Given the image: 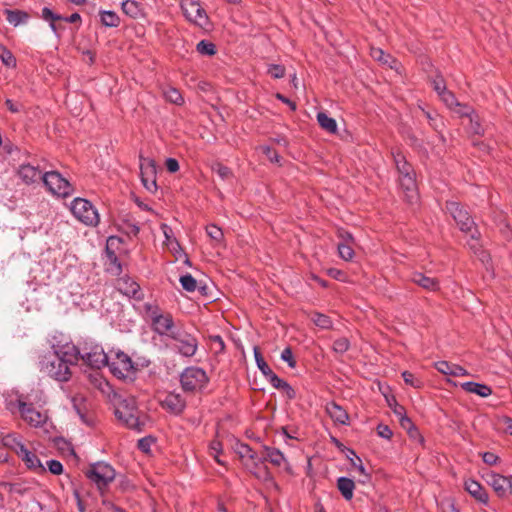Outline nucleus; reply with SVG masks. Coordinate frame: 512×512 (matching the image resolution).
I'll return each mask as SVG.
<instances>
[{"mask_svg": "<svg viewBox=\"0 0 512 512\" xmlns=\"http://www.w3.org/2000/svg\"><path fill=\"white\" fill-rule=\"evenodd\" d=\"M115 416L126 427L142 431L143 423L139 419V411L134 396H119L115 400Z\"/></svg>", "mask_w": 512, "mask_h": 512, "instance_id": "obj_1", "label": "nucleus"}, {"mask_svg": "<svg viewBox=\"0 0 512 512\" xmlns=\"http://www.w3.org/2000/svg\"><path fill=\"white\" fill-rule=\"evenodd\" d=\"M143 312L145 317L150 320L152 330L160 336H168L175 329L174 320L170 313H163L157 304L144 303Z\"/></svg>", "mask_w": 512, "mask_h": 512, "instance_id": "obj_2", "label": "nucleus"}, {"mask_svg": "<svg viewBox=\"0 0 512 512\" xmlns=\"http://www.w3.org/2000/svg\"><path fill=\"white\" fill-rule=\"evenodd\" d=\"M40 369L57 381H68L70 377L69 366L55 351L49 352L42 357L40 360Z\"/></svg>", "mask_w": 512, "mask_h": 512, "instance_id": "obj_3", "label": "nucleus"}, {"mask_svg": "<svg viewBox=\"0 0 512 512\" xmlns=\"http://www.w3.org/2000/svg\"><path fill=\"white\" fill-rule=\"evenodd\" d=\"M108 366L110 372L119 379L131 377L135 371V365L132 359L121 350H111L108 352Z\"/></svg>", "mask_w": 512, "mask_h": 512, "instance_id": "obj_4", "label": "nucleus"}, {"mask_svg": "<svg viewBox=\"0 0 512 512\" xmlns=\"http://www.w3.org/2000/svg\"><path fill=\"white\" fill-rule=\"evenodd\" d=\"M70 209L72 214L85 225L96 226L99 223L97 209L86 199L75 198Z\"/></svg>", "mask_w": 512, "mask_h": 512, "instance_id": "obj_5", "label": "nucleus"}, {"mask_svg": "<svg viewBox=\"0 0 512 512\" xmlns=\"http://www.w3.org/2000/svg\"><path fill=\"white\" fill-rule=\"evenodd\" d=\"M180 382L184 391L194 392L204 388L208 382V377L204 369L191 366L181 373Z\"/></svg>", "mask_w": 512, "mask_h": 512, "instance_id": "obj_6", "label": "nucleus"}, {"mask_svg": "<svg viewBox=\"0 0 512 512\" xmlns=\"http://www.w3.org/2000/svg\"><path fill=\"white\" fill-rule=\"evenodd\" d=\"M42 181L48 190L58 197H68L74 191L71 183L57 171L44 173Z\"/></svg>", "mask_w": 512, "mask_h": 512, "instance_id": "obj_7", "label": "nucleus"}, {"mask_svg": "<svg viewBox=\"0 0 512 512\" xmlns=\"http://www.w3.org/2000/svg\"><path fill=\"white\" fill-rule=\"evenodd\" d=\"M446 209L458 224L463 232L471 233L473 240L477 239L474 220L469 215L468 211L463 209L458 202L450 201L446 204Z\"/></svg>", "mask_w": 512, "mask_h": 512, "instance_id": "obj_8", "label": "nucleus"}, {"mask_svg": "<svg viewBox=\"0 0 512 512\" xmlns=\"http://www.w3.org/2000/svg\"><path fill=\"white\" fill-rule=\"evenodd\" d=\"M181 9L188 21L201 28L208 26L209 18L198 0H182Z\"/></svg>", "mask_w": 512, "mask_h": 512, "instance_id": "obj_9", "label": "nucleus"}, {"mask_svg": "<svg viewBox=\"0 0 512 512\" xmlns=\"http://www.w3.org/2000/svg\"><path fill=\"white\" fill-rule=\"evenodd\" d=\"M114 468L106 462H97L90 466L86 476L99 488L107 486L115 478Z\"/></svg>", "mask_w": 512, "mask_h": 512, "instance_id": "obj_10", "label": "nucleus"}, {"mask_svg": "<svg viewBox=\"0 0 512 512\" xmlns=\"http://www.w3.org/2000/svg\"><path fill=\"white\" fill-rule=\"evenodd\" d=\"M169 338L175 341V348L184 357H192L198 348V341L195 336L186 331L177 330L169 334Z\"/></svg>", "mask_w": 512, "mask_h": 512, "instance_id": "obj_11", "label": "nucleus"}, {"mask_svg": "<svg viewBox=\"0 0 512 512\" xmlns=\"http://www.w3.org/2000/svg\"><path fill=\"white\" fill-rule=\"evenodd\" d=\"M81 359L91 368L100 369L109 361L108 353L99 344H85L82 347Z\"/></svg>", "mask_w": 512, "mask_h": 512, "instance_id": "obj_12", "label": "nucleus"}, {"mask_svg": "<svg viewBox=\"0 0 512 512\" xmlns=\"http://www.w3.org/2000/svg\"><path fill=\"white\" fill-rule=\"evenodd\" d=\"M17 405L22 418L31 426L42 427L47 422V414L36 410L32 404L19 400Z\"/></svg>", "mask_w": 512, "mask_h": 512, "instance_id": "obj_13", "label": "nucleus"}, {"mask_svg": "<svg viewBox=\"0 0 512 512\" xmlns=\"http://www.w3.org/2000/svg\"><path fill=\"white\" fill-rule=\"evenodd\" d=\"M485 480L499 497L503 498L512 494V481L507 476L488 472L485 475Z\"/></svg>", "mask_w": 512, "mask_h": 512, "instance_id": "obj_14", "label": "nucleus"}, {"mask_svg": "<svg viewBox=\"0 0 512 512\" xmlns=\"http://www.w3.org/2000/svg\"><path fill=\"white\" fill-rule=\"evenodd\" d=\"M53 351L65 360V363L70 366L76 364L81 359L82 348L75 346L72 343L65 345H52Z\"/></svg>", "mask_w": 512, "mask_h": 512, "instance_id": "obj_15", "label": "nucleus"}, {"mask_svg": "<svg viewBox=\"0 0 512 512\" xmlns=\"http://www.w3.org/2000/svg\"><path fill=\"white\" fill-rule=\"evenodd\" d=\"M116 289L123 295L139 300L142 298L140 286L129 276H123L117 279L115 284Z\"/></svg>", "mask_w": 512, "mask_h": 512, "instance_id": "obj_16", "label": "nucleus"}, {"mask_svg": "<svg viewBox=\"0 0 512 512\" xmlns=\"http://www.w3.org/2000/svg\"><path fill=\"white\" fill-rule=\"evenodd\" d=\"M265 456L262 459V463L264 461H269L272 465L277 467H282L287 473H292V467L282 451L277 448L264 446Z\"/></svg>", "mask_w": 512, "mask_h": 512, "instance_id": "obj_17", "label": "nucleus"}, {"mask_svg": "<svg viewBox=\"0 0 512 512\" xmlns=\"http://www.w3.org/2000/svg\"><path fill=\"white\" fill-rule=\"evenodd\" d=\"M345 455H346L347 459L350 461L351 466L353 468H355L357 470V472L361 475L359 482L362 484L368 483L371 479V476L366 471L361 458L359 456H357L355 451L351 448H346Z\"/></svg>", "mask_w": 512, "mask_h": 512, "instance_id": "obj_18", "label": "nucleus"}, {"mask_svg": "<svg viewBox=\"0 0 512 512\" xmlns=\"http://www.w3.org/2000/svg\"><path fill=\"white\" fill-rule=\"evenodd\" d=\"M325 410L330 418L341 425H347L349 423V415L346 410L334 401L328 402L325 406Z\"/></svg>", "mask_w": 512, "mask_h": 512, "instance_id": "obj_19", "label": "nucleus"}, {"mask_svg": "<svg viewBox=\"0 0 512 512\" xmlns=\"http://www.w3.org/2000/svg\"><path fill=\"white\" fill-rule=\"evenodd\" d=\"M411 281L427 291L435 292L440 289L439 281L436 278L428 277L421 272H413Z\"/></svg>", "mask_w": 512, "mask_h": 512, "instance_id": "obj_20", "label": "nucleus"}, {"mask_svg": "<svg viewBox=\"0 0 512 512\" xmlns=\"http://www.w3.org/2000/svg\"><path fill=\"white\" fill-rule=\"evenodd\" d=\"M19 177L26 183L31 184L43 180V173L38 167L30 164H23L18 171Z\"/></svg>", "mask_w": 512, "mask_h": 512, "instance_id": "obj_21", "label": "nucleus"}, {"mask_svg": "<svg viewBox=\"0 0 512 512\" xmlns=\"http://www.w3.org/2000/svg\"><path fill=\"white\" fill-rule=\"evenodd\" d=\"M465 490L474 497L477 501L483 504H487L489 497L482 485L473 479L465 481Z\"/></svg>", "mask_w": 512, "mask_h": 512, "instance_id": "obj_22", "label": "nucleus"}, {"mask_svg": "<svg viewBox=\"0 0 512 512\" xmlns=\"http://www.w3.org/2000/svg\"><path fill=\"white\" fill-rule=\"evenodd\" d=\"M162 406L174 414H180L184 410L186 403L179 394L170 393L163 400Z\"/></svg>", "mask_w": 512, "mask_h": 512, "instance_id": "obj_23", "label": "nucleus"}, {"mask_svg": "<svg viewBox=\"0 0 512 512\" xmlns=\"http://www.w3.org/2000/svg\"><path fill=\"white\" fill-rule=\"evenodd\" d=\"M17 455L25 463L27 468L35 471H45V467L43 466L38 456L28 450L26 447Z\"/></svg>", "mask_w": 512, "mask_h": 512, "instance_id": "obj_24", "label": "nucleus"}, {"mask_svg": "<svg viewBox=\"0 0 512 512\" xmlns=\"http://www.w3.org/2000/svg\"><path fill=\"white\" fill-rule=\"evenodd\" d=\"M436 369L445 375L451 376H467L468 372L465 368L457 364H451L447 361H438L435 363Z\"/></svg>", "mask_w": 512, "mask_h": 512, "instance_id": "obj_25", "label": "nucleus"}, {"mask_svg": "<svg viewBox=\"0 0 512 512\" xmlns=\"http://www.w3.org/2000/svg\"><path fill=\"white\" fill-rule=\"evenodd\" d=\"M399 182L409 201L413 202L417 198L415 173L399 176Z\"/></svg>", "mask_w": 512, "mask_h": 512, "instance_id": "obj_26", "label": "nucleus"}, {"mask_svg": "<svg viewBox=\"0 0 512 512\" xmlns=\"http://www.w3.org/2000/svg\"><path fill=\"white\" fill-rule=\"evenodd\" d=\"M461 387L469 393L476 394L480 397H488L492 394L490 386L478 382L467 381L461 384Z\"/></svg>", "mask_w": 512, "mask_h": 512, "instance_id": "obj_27", "label": "nucleus"}, {"mask_svg": "<svg viewBox=\"0 0 512 512\" xmlns=\"http://www.w3.org/2000/svg\"><path fill=\"white\" fill-rule=\"evenodd\" d=\"M268 381L274 388L284 391L288 399H294L296 397V392L293 387L275 373L268 379Z\"/></svg>", "mask_w": 512, "mask_h": 512, "instance_id": "obj_28", "label": "nucleus"}, {"mask_svg": "<svg viewBox=\"0 0 512 512\" xmlns=\"http://www.w3.org/2000/svg\"><path fill=\"white\" fill-rule=\"evenodd\" d=\"M337 488L345 500H351L353 498L355 483L352 479L345 476L339 477L337 479Z\"/></svg>", "mask_w": 512, "mask_h": 512, "instance_id": "obj_29", "label": "nucleus"}, {"mask_svg": "<svg viewBox=\"0 0 512 512\" xmlns=\"http://www.w3.org/2000/svg\"><path fill=\"white\" fill-rule=\"evenodd\" d=\"M5 14L9 24L13 25L14 27L27 23L29 19V14L22 10L6 9Z\"/></svg>", "mask_w": 512, "mask_h": 512, "instance_id": "obj_30", "label": "nucleus"}, {"mask_svg": "<svg viewBox=\"0 0 512 512\" xmlns=\"http://www.w3.org/2000/svg\"><path fill=\"white\" fill-rule=\"evenodd\" d=\"M2 444L13 450L16 454H19L24 448L25 445L21 441V438L15 434H7L2 438Z\"/></svg>", "mask_w": 512, "mask_h": 512, "instance_id": "obj_31", "label": "nucleus"}, {"mask_svg": "<svg viewBox=\"0 0 512 512\" xmlns=\"http://www.w3.org/2000/svg\"><path fill=\"white\" fill-rule=\"evenodd\" d=\"M100 21L103 26L109 28L118 27L120 25L119 16L112 10H101Z\"/></svg>", "mask_w": 512, "mask_h": 512, "instance_id": "obj_32", "label": "nucleus"}, {"mask_svg": "<svg viewBox=\"0 0 512 512\" xmlns=\"http://www.w3.org/2000/svg\"><path fill=\"white\" fill-rule=\"evenodd\" d=\"M317 121L321 128L326 130L329 133L337 132V123L336 120L330 116H328L325 112L317 113Z\"/></svg>", "mask_w": 512, "mask_h": 512, "instance_id": "obj_33", "label": "nucleus"}, {"mask_svg": "<svg viewBox=\"0 0 512 512\" xmlns=\"http://www.w3.org/2000/svg\"><path fill=\"white\" fill-rule=\"evenodd\" d=\"M393 157L399 176L414 173L412 166L406 161L402 153H394Z\"/></svg>", "mask_w": 512, "mask_h": 512, "instance_id": "obj_34", "label": "nucleus"}, {"mask_svg": "<svg viewBox=\"0 0 512 512\" xmlns=\"http://www.w3.org/2000/svg\"><path fill=\"white\" fill-rule=\"evenodd\" d=\"M140 176H156V164L152 158L140 156Z\"/></svg>", "mask_w": 512, "mask_h": 512, "instance_id": "obj_35", "label": "nucleus"}, {"mask_svg": "<svg viewBox=\"0 0 512 512\" xmlns=\"http://www.w3.org/2000/svg\"><path fill=\"white\" fill-rule=\"evenodd\" d=\"M236 452L241 458H249L253 460L256 467H258L259 464H262V459L257 457L256 453L253 452L252 448L248 444H238Z\"/></svg>", "mask_w": 512, "mask_h": 512, "instance_id": "obj_36", "label": "nucleus"}, {"mask_svg": "<svg viewBox=\"0 0 512 512\" xmlns=\"http://www.w3.org/2000/svg\"><path fill=\"white\" fill-rule=\"evenodd\" d=\"M253 353H254V358H255V362H256V365H257L258 369L261 371V373L268 380L274 374V372L268 366V364L265 362L262 354L260 353V351H259V349L257 347H254Z\"/></svg>", "mask_w": 512, "mask_h": 512, "instance_id": "obj_37", "label": "nucleus"}, {"mask_svg": "<svg viewBox=\"0 0 512 512\" xmlns=\"http://www.w3.org/2000/svg\"><path fill=\"white\" fill-rule=\"evenodd\" d=\"M122 11L131 18H136L140 15L141 9L139 4L134 0H124L121 3Z\"/></svg>", "mask_w": 512, "mask_h": 512, "instance_id": "obj_38", "label": "nucleus"}, {"mask_svg": "<svg viewBox=\"0 0 512 512\" xmlns=\"http://www.w3.org/2000/svg\"><path fill=\"white\" fill-rule=\"evenodd\" d=\"M0 60L7 68H15L17 61L12 52L0 43Z\"/></svg>", "mask_w": 512, "mask_h": 512, "instance_id": "obj_39", "label": "nucleus"}, {"mask_svg": "<svg viewBox=\"0 0 512 512\" xmlns=\"http://www.w3.org/2000/svg\"><path fill=\"white\" fill-rule=\"evenodd\" d=\"M164 97L168 102L176 105H182L184 103L181 93L174 87L167 88L164 91Z\"/></svg>", "mask_w": 512, "mask_h": 512, "instance_id": "obj_40", "label": "nucleus"}, {"mask_svg": "<svg viewBox=\"0 0 512 512\" xmlns=\"http://www.w3.org/2000/svg\"><path fill=\"white\" fill-rule=\"evenodd\" d=\"M196 50L199 54L205 55V56H212L216 53V47L215 45L207 40H201L197 46Z\"/></svg>", "mask_w": 512, "mask_h": 512, "instance_id": "obj_41", "label": "nucleus"}, {"mask_svg": "<svg viewBox=\"0 0 512 512\" xmlns=\"http://www.w3.org/2000/svg\"><path fill=\"white\" fill-rule=\"evenodd\" d=\"M179 281L182 288L187 292H194L197 289V281L191 274L182 275Z\"/></svg>", "mask_w": 512, "mask_h": 512, "instance_id": "obj_42", "label": "nucleus"}, {"mask_svg": "<svg viewBox=\"0 0 512 512\" xmlns=\"http://www.w3.org/2000/svg\"><path fill=\"white\" fill-rule=\"evenodd\" d=\"M108 258L110 260L108 271L112 274L118 275L122 271L121 263L119 262L117 256L114 252H110L107 248Z\"/></svg>", "mask_w": 512, "mask_h": 512, "instance_id": "obj_43", "label": "nucleus"}, {"mask_svg": "<svg viewBox=\"0 0 512 512\" xmlns=\"http://www.w3.org/2000/svg\"><path fill=\"white\" fill-rule=\"evenodd\" d=\"M314 324L322 329H329L332 327L330 317L325 314L315 313L312 317Z\"/></svg>", "mask_w": 512, "mask_h": 512, "instance_id": "obj_44", "label": "nucleus"}, {"mask_svg": "<svg viewBox=\"0 0 512 512\" xmlns=\"http://www.w3.org/2000/svg\"><path fill=\"white\" fill-rule=\"evenodd\" d=\"M338 253H339V256L345 260V261H349L353 258L354 256V250L351 246V244H348V243H339L338 246Z\"/></svg>", "mask_w": 512, "mask_h": 512, "instance_id": "obj_45", "label": "nucleus"}, {"mask_svg": "<svg viewBox=\"0 0 512 512\" xmlns=\"http://www.w3.org/2000/svg\"><path fill=\"white\" fill-rule=\"evenodd\" d=\"M350 347V342L347 338L341 337L333 342V351L337 354H344Z\"/></svg>", "mask_w": 512, "mask_h": 512, "instance_id": "obj_46", "label": "nucleus"}, {"mask_svg": "<svg viewBox=\"0 0 512 512\" xmlns=\"http://www.w3.org/2000/svg\"><path fill=\"white\" fill-rule=\"evenodd\" d=\"M424 115L426 116L429 125L436 131H439L440 128L443 126V122L440 119L439 115L437 113H431L429 111L423 110Z\"/></svg>", "mask_w": 512, "mask_h": 512, "instance_id": "obj_47", "label": "nucleus"}, {"mask_svg": "<svg viewBox=\"0 0 512 512\" xmlns=\"http://www.w3.org/2000/svg\"><path fill=\"white\" fill-rule=\"evenodd\" d=\"M206 233L212 240L217 243L221 242L223 239V231L221 228L214 224H210L206 227Z\"/></svg>", "mask_w": 512, "mask_h": 512, "instance_id": "obj_48", "label": "nucleus"}, {"mask_svg": "<svg viewBox=\"0 0 512 512\" xmlns=\"http://www.w3.org/2000/svg\"><path fill=\"white\" fill-rule=\"evenodd\" d=\"M371 56L375 60H377V61H379V62H381L383 64H388L390 67H392V65L390 64L389 60H392L394 62V60L391 58V56L385 54L384 51L382 49H380V48H373L371 50Z\"/></svg>", "mask_w": 512, "mask_h": 512, "instance_id": "obj_49", "label": "nucleus"}, {"mask_svg": "<svg viewBox=\"0 0 512 512\" xmlns=\"http://www.w3.org/2000/svg\"><path fill=\"white\" fill-rule=\"evenodd\" d=\"M155 443V438L152 436H146L138 440L137 447L140 451L145 454H149L151 451V446Z\"/></svg>", "mask_w": 512, "mask_h": 512, "instance_id": "obj_50", "label": "nucleus"}, {"mask_svg": "<svg viewBox=\"0 0 512 512\" xmlns=\"http://www.w3.org/2000/svg\"><path fill=\"white\" fill-rule=\"evenodd\" d=\"M212 170L222 179L227 180L232 176L231 170L222 165L221 163H216L213 165Z\"/></svg>", "mask_w": 512, "mask_h": 512, "instance_id": "obj_51", "label": "nucleus"}, {"mask_svg": "<svg viewBox=\"0 0 512 512\" xmlns=\"http://www.w3.org/2000/svg\"><path fill=\"white\" fill-rule=\"evenodd\" d=\"M268 74L274 79L283 78L285 75V68L279 64H270L267 70Z\"/></svg>", "mask_w": 512, "mask_h": 512, "instance_id": "obj_52", "label": "nucleus"}, {"mask_svg": "<svg viewBox=\"0 0 512 512\" xmlns=\"http://www.w3.org/2000/svg\"><path fill=\"white\" fill-rule=\"evenodd\" d=\"M453 110L460 116H464V117H468V118H470L471 116H473L475 114V111L473 110L472 107H470L466 104H461L459 102H458V105L454 106Z\"/></svg>", "mask_w": 512, "mask_h": 512, "instance_id": "obj_53", "label": "nucleus"}, {"mask_svg": "<svg viewBox=\"0 0 512 512\" xmlns=\"http://www.w3.org/2000/svg\"><path fill=\"white\" fill-rule=\"evenodd\" d=\"M441 100L445 103V105L453 109L455 105H458V101L454 94L448 90H446L444 93H442L440 96Z\"/></svg>", "mask_w": 512, "mask_h": 512, "instance_id": "obj_54", "label": "nucleus"}, {"mask_svg": "<svg viewBox=\"0 0 512 512\" xmlns=\"http://www.w3.org/2000/svg\"><path fill=\"white\" fill-rule=\"evenodd\" d=\"M143 186L149 191L154 192L157 189L156 176H140Z\"/></svg>", "mask_w": 512, "mask_h": 512, "instance_id": "obj_55", "label": "nucleus"}, {"mask_svg": "<svg viewBox=\"0 0 512 512\" xmlns=\"http://www.w3.org/2000/svg\"><path fill=\"white\" fill-rule=\"evenodd\" d=\"M280 358L282 361L286 362L290 368H294L296 366V361L294 360L293 352L289 347L285 348L281 352Z\"/></svg>", "mask_w": 512, "mask_h": 512, "instance_id": "obj_56", "label": "nucleus"}, {"mask_svg": "<svg viewBox=\"0 0 512 512\" xmlns=\"http://www.w3.org/2000/svg\"><path fill=\"white\" fill-rule=\"evenodd\" d=\"M41 18L47 22L52 21L55 22L57 20L62 19L60 14L54 13L50 8L44 7L42 9Z\"/></svg>", "mask_w": 512, "mask_h": 512, "instance_id": "obj_57", "label": "nucleus"}, {"mask_svg": "<svg viewBox=\"0 0 512 512\" xmlns=\"http://www.w3.org/2000/svg\"><path fill=\"white\" fill-rule=\"evenodd\" d=\"M469 121H470L469 129L471 132H473L474 134H478V135H480L484 132V130L479 122L478 116L476 114L471 116L469 118Z\"/></svg>", "mask_w": 512, "mask_h": 512, "instance_id": "obj_58", "label": "nucleus"}, {"mask_svg": "<svg viewBox=\"0 0 512 512\" xmlns=\"http://www.w3.org/2000/svg\"><path fill=\"white\" fill-rule=\"evenodd\" d=\"M49 471L54 475H60L63 472V465L60 461L51 459L47 461Z\"/></svg>", "mask_w": 512, "mask_h": 512, "instance_id": "obj_59", "label": "nucleus"}, {"mask_svg": "<svg viewBox=\"0 0 512 512\" xmlns=\"http://www.w3.org/2000/svg\"><path fill=\"white\" fill-rule=\"evenodd\" d=\"M210 341L214 345L215 353H222L225 349V343L220 335L210 336Z\"/></svg>", "mask_w": 512, "mask_h": 512, "instance_id": "obj_60", "label": "nucleus"}, {"mask_svg": "<svg viewBox=\"0 0 512 512\" xmlns=\"http://www.w3.org/2000/svg\"><path fill=\"white\" fill-rule=\"evenodd\" d=\"M439 506L442 512H459L451 498L443 499Z\"/></svg>", "mask_w": 512, "mask_h": 512, "instance_id": "obj_61", "label": "nucleus"}, {"mask_svg": "<svg viewBox=\"0 0 512 512\" xmlns=\"http://www.w3.org/2000/svg\"><path fill=\"white\" fill-rule=\"evenodd\" d=\"M377 434L379 437L389 440L392 437L393 432L389 426L385 424H379L377 426Z\"/></svg>", "mask_w": 512, "mask_h": 512, "instance_id": "obj_62", "label": "nucleus"}, {"mask_svg": "<svg viewBox=\"0 0 512 512\" xmlns=\"http://www.w3.org/2000/svg\"><path fill=\"white\" fill-rule=\"evenodd\" d=\"M432 84L434 90L437 92L439 96L447 90L446 84L442 78L434 79Z\"/></svg>", "mask_w": 512, "mask_h": 512, "instance_id": "obj_63", "label": "nucleus"}, {"mask_svg": "<svg viewBox=\"0 0 512 512\" xmlns=\"http://www.w3.org/2000/svg\"><path fill=\"white\" fill-rule=\"evenodd\" d=\"M498 421L505 426L504 432L512 436V418L501 416Z\"/></svg>", "mask_w": 512, "mask_h": 512, "instance_id": "obj_64", "label": "nucleus"}]
</instances>
